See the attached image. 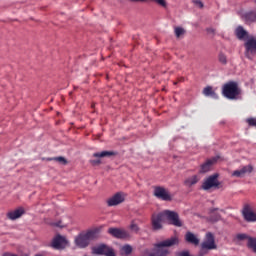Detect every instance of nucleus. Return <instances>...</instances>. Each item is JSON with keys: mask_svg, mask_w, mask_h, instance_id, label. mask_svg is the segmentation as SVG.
Masks as SVG:
<instances>
[{"mask_svg": "<svg viewBox=\"0 0 256 256\" xmlns=\"http://www.w3.org/2000/svg\"><path fill=\"white\" fill-rule=\"evenodd\" d=\"M179 244V237L172 236L168 239L155 243L152 249H144L141 256H168L170 254V250L168 248L177 246Z\"/></svg>", "mask_w": 256, "mask_h": 256, "instance_id": "obj_1", "label": "nucleus"}, {"mask_svg": "<svg viewBox=\"0 0 256 256\" xmlns=\"http://www.w3.org/2000/svg\"><path fill=\"white\" fill-rule=\"evenodd\" d=\"M98 238V231L97 230H89L85 233H80L75 237V245L80 249L87 248L91 241Z\"/></svg>", "mask_w": 256, "mask_h": 256, "instance_id": "obj_2", "label": "nucleus"}, {"mask_svg": "<svg viewBox=\"0 0 256 256\" xmlns=\"http://www.w3.org/2000/svg\"><path fill=\"white\" fill-rule=\"evenodd\" d=\"M222 93L229 100H237V97L241 95V90L237 82H228L224 85Z\"/></svg>", "mask_w": 256, "mask_h": 256, "instance_id": "obj_3", "label": "nucleus"}, {"mask_svg": "<svg viewBox=\"0 0 256 256\" xmlns=\"http://www.w3.org/2000/svg\"><path fill=\"white\" fill-rule=\"evenodd\" d=\"M245 56L248 60H253L256 55V37L250 36L244 43Z\"/></svg>", "mask_w": 256, "mask_h": 256, "instance_id": "obj_4", "label": "nucleus"}, {"mask_svg": "<svg viewBox=\"0 0 256 256\" xmlns=\"http://www.w3.org/2000/svg\"><path fill=\"white\" fill-rule=\"evenodd\" d=\"M164 218L169 222L170 225L175 227H182L183 222L180 219L179 213L172 210H164L162 211Z\"/></svg>", "mask_w": 256, "mask_h": 256, "instance_id": "obj_5", "label": "nucleus"}, {"mask_svg": "<svg viewBox=\"0 0 256 256\" xmlns=\"http://www.w3.org/2000/svg\"><path fill=\"white\" fill-rule=\"evenodd\" d=\"M93 254L104 256H116L114 249L106 244H100L92 248Z\"/></svg>", "mask_w": 256, "mask_h": 256, "instance_id": "obj_6", "label": "nucleus"}, {"mask_svg": "<svg viewBox=\"0 0 256 256\" xmlns=\"http://www.w3.org/2000/svg\"><path fill=\"white\" fill-rule=\"evenodd\" d=\"M219 174L215 173L206 178L202 184V189L208 191L212 188L219 187Z\"/></svg>", "mask_w": 256, "mask_h": 256, "instance_id": "obj_7", "label": "nucleus"}, {"mask_svg": "<svg viewBox=\"0 0 256 256\" xmlns=\"http://www.w3.org/2000/svg\"><path fill=\"white\" fill-rule=\"evenodd\" d=\"M108 234L116 239H129L131 237L129 231L116 227H110L108 229Z\"/></svg>", "mask_w": 256, "mask_h": 256, "instance_id": "obj_8", "label": "nucleus"}, {"mask_svg": "<svg viewBox=\"0 0 256 256\" xmlns=\"http://www.w3.org/2000/svg\"><path fill=\"white\" fill-rule=\"evenodd\" d=\"M154 196L162 201H172V196L165 187L157 186L154 188Z\"/></svg>", "mask_w": 256, "mask_h": 256, "instance_id": "obj_9", "label": "nucleus"}, {"mask_svg": "<svg viewBox=\"0 0 256 256\" xmlns=\"http://www.w3.org/2000/svg\"><path fill=\"white\" fill-rule=\"evenodd\" d=\"M201 248L203 250H215L217 249V244L215 242V237L213 233L208 232L206 234V239L202 242Z\"/></svg>", "mask_w": 256, "mask_h": 256, "instance_id": "obj_10", "label": "nucleus"}, {"mask_svg": "<svg viewBox=\"0 0 256 256\" xmlns=\"http://www.w3.org/2000/svg\"><path fill=\"white\" fill-rule=\"evenodd\" d=\"M67 244H68V241L66 237L62 235H56L52 240L51 246L56 250H63L66 248Z\"/></svg>", "mask_w": 256, "mask_h": 256, "instance_id": "obj_11", "label": "nucleus"}, {"mask_svg": "<svg viewBox=\"0 0 256 256\" xmlns=\"http://www.w3.org/2000/svg\"><path fill=\"white\" fill-rule=\"evenodd\" d=\"M242 215L247 222H256V213L253 212L249 204H245L242 209Z\"/></svg>", "mask_w": 256, "mask_h": 256, "instance_id": "obj_12", "label": "nucleus"}, {"mask_svg": "<svg viewBox=\"0 0 256 256\" xmlns=\"http://www.w3.org/2000/svg\"><path fill=\"white\" fill-rule=\"evenodd\" d=\"M165 218L164 213H158L152 215V228L155 231L161 230L163 228L162 222Z\"/></svg>", "mask_w": 256, "mask_h": 256, "instance_id": "obj_13", "label": "nucleus"}, {"mask_svg": "<svg viewBox=\"0 0 256 256\" xmlns=\"http://www.w3.org/2000/svg\"><path fill=\"white\" fill-rule=\"evenodd\" d=\"M125 201V196L123 193L118 192L107 200L109 207L117 206Z\"/></svg>", "mask_w": 256, "mask_h": 256, "instance_id": "obj_14", "label": "nucleus"}, {"mask_svg": "<svg viewBox=\"0 0 256 256\" xmlns=\"http://www.w3.org/2000/svg\"><path fill=\"white\" fill-rule=\"evenodd\" d=\"M186 242L198 246L200 244V239L191 231L186 232L185 234Z\"/></svg>", "mask_w": 256, "mask_h": 256, "instance_id": "obj_15", "label": "nucleus"}, {"mask_svg": "<svg viewBox=\"0 0 256 256\" xmlns=\"http://www.w3.org/2000/svg\"><path fill=\"white\" fill-rule=\"evenodd\" d=\"M241 18L248 24L255 23L256 22V12L255 11L246 12L241 15Z\"/></svg>", "mask_w": 256, "mask_h": 256, "instance_id": "obj_16", "label": "nucleus"}, {"mask_svg": "<svg viewBox=\"0 0 256 256\" xmlns=\"http://www.w3.org/2000/svg\"><path fill=\"white\" fill-rule=\"evenodd\" d=\"M24 214L23 208L15 209L14 211H10L7 213V217L10 220H17Z\"/></svg>", "mask_w": 256, "mask_h": 256, "instance_id": "obj_17", "label": "nucleus"}, {"mask_svg": "<svg viewBox=\"0 0 256 256\" xmlns=\"http://www.w3.org/2000/svg\"><path fill=\"white\" fill-rule=\"evenodd\" d=\"M203 95L205 97H211L214 100L219 99V95H217V93L215 91H213V87L212 86H207L203 89Z\"/></svg>", "mask_w": 256, "mask_h": 256, "instance_id": "obj_18", "label": "nucleus"}, {"mask_svg": "<svg viewBox=\"0 0 256 256\" xmlns=\"http://www.w3.org/2000/svg\"><path fill=\"white\" fill-rule=\"evenodd\" d=\"M235 35L238 40L243 41L245 38H247L248 33L247 31L243 28V26H238L235 30Z\"/></svg>", "mask_w": 256, "mask_h": 256, "instance_id": "obj_19", "label": "nucleus"}, {"mask_svg": "<svg viewBox=\"0 0 256 256\" xmlns=\"http://www.w3.org/2000/svg\"><path fill=\"white\" fill-rule=\"evenodd\" d=\"M216 161V158L207 160L204 164L201 165V173H208L209 171H211L212 165Z\"/></svg>", "mask_w": 256, "mask_h": 256, "instance_id": "obj_20", "label": "nucleus"}, {"mask_svg": "<svg viewBox=\"0 0 256 256\" xmlns=\"http://www.w3.org/2000/svg\"><path fill=\"white\" fill-rule=\"evenodd\" d=\"M199 181H200V178L198 177V175H193L185 179L184 185L186 187H192L196 185Z\"/></svg>", "mask_w": 256, "mask_h": 256, "instance_id": "obj_21", "label": "nucleus"}, {"mask_svg": "<svg viewBox=\"0 0 256 256\" xmlns=\"http://www.w3.org/2000/svg\"><path fill=\"white\" fill-rule=\"evenodd\" d=\"M114 155H116L114 151H101V152L93 153L94 158H107V157H112Z\"/></svg>", "mask_w": 256, "mask_h": 256, "instance_id": "obj_22", "label": "nucleus"}, {"mask_svg": "<svg viewBox=\"0 0 256 256\" xmlns=\"http://www.w3.org/2000/svg\"><path fill=\"white\" fill-rule=\"evenodd\" d=\"M216 211H219V208H211L210 209V221L211 222H218L221 220V214L216 213Z\"/></svg>", "mask_w": 256, "mask_h": 256, "instance_id": "obj_23", "label": "nucleus"}, {"mask_svg": "<svg viewBox=\"0 0 256 256\" xmlns=\"http://www.w3.org/2000/svg\"><path fill=\"white\" fill-rule=\"evenodd\" d=\"M240 170L242 171V174L244 176L249 175L253 172V166L252 165H246L243 166L242 168H240Z\"/></svg>", "mask_w": 256, "mask_h": 256, "instance_id": "obj_24", "label": "nucleus"}, {"mask_svg": "<svg viewBox=\"0 0 256 256\" xmlns=\"http://www.w3.org/2000/svg\"><path fill=\"white\" fill-rule=\"evenodd\" d=\"M50 161H56L61 165H66L67 164V160L65 157L63 156H59V157H54V158H50Z\"/></svg>", "mask_w": 256, "mask_h": 256, "instance_id": "obj_25", "label": "nucleus"}, {"mask_svg": "<svg viewBox=\"0 0 256 256\" xmlns=\"http://www.w3.org/2000/svg\"><path fill=\"white\" fill-rule=\"evenodd\" d=\"M129 228L132 232L136 234L140 232V227L135 221H131Z\"/></svg>", "mask_w": 256, "mask_h": 256, "instance_id": "obj_26", "label": "nucleus"}, {"mask_svg": "<svg viewBox=\"0 0 256 256\" xmlns=\"http://www.w3.org/2000/svg\"><path fill=\"white\" fill-rule=\"evenodd\" d=\"M248 247L256 252V238H248Z\"/></svg>", "mask_w": 256, "mask_h": 256, "instance_id": "obj_27", "label": "nucleus"}, {"mask_svg": "<svg viewBox=\"0 0 256 256\" xmlns=\"http://www.w3.org/2000/svg\"><path fill=\"white\" fill-rule=\"evenodd\" d=\"M186 30L183 27H176L175 28V36L180 38L181 36L185 35Z\"/></svg>", "mask_w": 256, "mask_h": 256, "instance_id": "obj_28", "label": "nucleus"}, {"mask_svg": "<svg viewBox=\"0 0 256 256\" xmlns=\"http://www.w3.org/2000/svg\"><path fill=\"white\" fill-rule=\"evenodd\" d=\"M122 251H123L126 255H129V254L132 253L133 248H132L131 245L126 244V245H124V246L122 247Z\"/></svg>", "mask_w": 256, "mask_h": 256, "instance_id": "obj_29", "label": "nucleus"}, {"mask_svg": "<svg viewBox=\"0 0 256 256\" xmlns=\"http://www.w3.org/2000/svg\"><path fill=\"white\" fill-rule=\"evenodd\" d=\"M218 60L222 65H227V56L223 53L218 55Z\"/></svg>", "mask_w": 256, "mask_h": 256, "instance_id": "obj_30", "label": "nucleus"}, {"mask_svg": "<svg viewBox=\"0 0 256 256\" xmlns=\"http://www.w3.org/2000/svg\"><path fill=\"white\" fill-rule=\"evenodd\" d=\"M151 2H154V3H156L157 5H159L163 8H167L166 0H151Z\"/></svg>", "mask_w": 256, "mask_h": 256, "instance_id": "obj_31", "label": "nucleus"}, {"mask_svg": "<svg viewBox=\"0 0 256 256\" xmlns=\"http://www.w3.org/2000/svg\"><path fill=\"white\" fill-rule=\"evenodd\" d=\"M232 177L243 178L245 176L243 175V172L241 171V169H238V170L233 171Z\"/></svg>", "mask_w": 256, "mask_h": 256, "instance_id": "obj_32", "label": "nucleus"}, {"mask_svg": "<svg viewBox=\"0 0 256 256\" xmlns=\"http://www.w3.org/2000/svg\"><path fill=\"white\" fill-rule=\"evenodd\" d=\"M248 238L249 237L245 233H239V234L236 235V239L239 240V241H243V240L248 239Z\"/></svg>", "mask_w": 256, "mask_h": 256, "instance_id": "obj_33", "label": "nucleus"}, {"mask_svg": "<svg viewBox=\"0 0 256 256\" xmlns=\"http://www.w3.org/2000/svg\"><path fill=\"white\" fill-rule=\"evenodd\" d=\"M246 122L248 123L249 126L256 127V118H248L246 119Z\"/></svg>", "mask_w": 256, "mask_h": 256, "instance_id": "obj_34", "label": "nucleus"}, {"mask_svg": "<svg viewBox=\"0 0 256 256\" xmlns=\"http://www.w3.org/2000/svg\"><path fill=\"white\" fill-rule=\"evenodd\" d=\"M194 4H195L196 6H198L200 9H203V8H204V4H203V2H202L201 0H195V1H194Z\"/></svg>", "mask_w": 256, "mask_h": 256, "instance_id": "obj_35", "label": "nucleus"}, {"mask_svg": "<svg viewBox=\"0 0 256 256\" xmlns=\"http://www.w3.org/2000/svg\"><path fill=\"white\" fill-rule=\"evenodd\" d=\"M207 33L210 34V35H215L216 30L214 28H207Z\"/></svg>", "mask_w": 256, "mask_h": 256, "instance_id": "obj_36", "label": "nucleus"}, {"mask_svg": "<svg viewBox=\"0 0 256 256\" xmlns=\"http://www.w3.org/2000/svg\"><path fill=\"white\" fill-rule=\"evenodd\" d=\"M178 256H191L189 251L179 252Z\"/></svg>", "mask_w": 256, "mask_h": 256, "instance_id": "obj_37", "label": "nucleus"}, {"mask_svg": "<svg viewBox=\"0 0 256 256\" xmlns=\"http://www.w3.org/2000/svg\"><path fill=\"white\" fill-rule=\"evenodd\" d=\"M91 163H92L93 165H100V164H101V160H100V159L91 160Z\"/></svg>", "mask_w": 256, "mask_h": 256, "instance_id": "obj_38", "label": "nucleus"}, {"mask_svg": "<svg viewBox=\"0 0 256 256\" xmlns=\"http://www.w3.org/2000/svg\"><path fill=\"white\" fill-rule=\"evenodd\" d=\"M2 256H18V255H17V254L10 253V252H6V253H4Z\"/></svg>", "mask_w": 256, "mask_h": 256, "instance_id": "obj_39", "label": "nucleus"}, {"mask_svg": "<svg viewBox=\"0 0 256 256\" xmlns=\"http://www.w3.org/2000/svg\"><path fill=\"white\" fill-rule=\"evenodd\" d=\"M53 226L55 227H61V221L53 223Z\"/></svg>", "mask_w": 256, "mask_h": 256, "instance_id": "obj_40", "label": "nucleus"}, {"mask_svg": "<svg viewBox=\"0 0 256 256\" xmlns=\"http://www.w3.org/2000/svg\"><path fill=\"white\" fill-rule=\"evenodd\" d=\"M130 2L139 3V2H146V0H130Z\"/></svg>", "mask_w": 256, "mask_h": 256, "instance_id": "obj_41", "label": "nucleus"}, {"mask_svg": "<svg viewBox=\"0 0 256 256\" xmlns=\"http://www.w3.org/2000/svg\"><path fill=\"white\" fill-rule=\"evenodd\" d=\"M220 212H225V210H223V209H220Z\"/></svg>", "mask_w": 256, "mask_h": 256, "instance_id": "obj_42", "label": "nucleus"}, {"mask_svg": "<svg viewBox=\"0 0 256 256\" xmlns=\"http://www.w3.org/2000/svg\"><path fill=\"white\" fill-rule=\"evenodd\" d=\"M35 256H43V255H41V254H36Z\"/></svg>", "mask_w": 256, "mask_h": 256, "instance_id": "obj_43", "label": "nucleus"}]
</instances>
